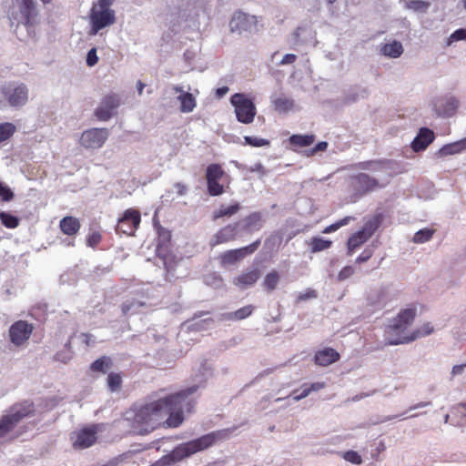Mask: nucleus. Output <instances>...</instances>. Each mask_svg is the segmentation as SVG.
<instances>
[{
  "mask_svg": "<svg viewBox=\"0 0 466 466\" xmlns=\"http://www.w3.org/2000/svg\"><path fill=\"white\" fill-rule=\"evenodd\" d=\"M236 428L211 431L192 441L177 445L170 452L163 455L150 466H173L193 454L207 450L217 441L228 440Z\"/></svg>",
  "mask_w": 466,
  "mask_h": 466,
  "instance_id": "obj_1",
  "label": "nucleus"
},
{
  "mask_svg": "<svg viewBox=\"0 0 466 466\" xmlns=\"http://www.w3.org/2000/svg\"><path fill=\"white\" fill-rule=\"evenodd\" d=\"M167 400L159 398L133 409L134 424L138 435H147L162 425L167 407L170 405Z\"/></svg>",
  "mask_w": 466,
  "mask_h": 466,
  "instance_id": "obj_2",
  "label": "nucleus"
},
{
  "mask_svg": "<svg viewBox=\"0 0 466 466\" xmlns=\"http://www.w3.org/2000/svg\"><path fill=\"white\" fill-rule=\"evenodd\" d=\"M29 98V89L19 81L5 82L0 86V108H22Z\"/></svg>",
  "mask_w": 466,
  "mask_h": 466,
  "instance_id": "obj_3",
  "label": "nucleus"
},
{
  "mask_svg": "<svg viewBox=\"0 0 466 466\" xmlns=\"http://www.w3.org/2000/svg\"><path fill=\"white\" fill-rule=\"evenodd\" d=\"M230 104L234 106L237 120L242 124H250L257 114L254 100L244 93H236L230 96Z\"/></svg>",
  "mask_w": 466,
  "mask_h": 466,
  "instance_id": "obj_4",
  "label": "nucleus"
},
{
  "mask_svg": "<svg viewBox=\"0 0 466 466\" xmlns=\"http://www.w3.org/2000/svg\"><path fill=\"white\" fill-rule=\"evenodd\" d=\"M163 399H168L167 401L170 402V405L167 407L165 417L167 416V418L165 421L162 420V424L167 428H177L184 421L182 404L187 398L183 395L176 397L175 392L163 397Z\"/></svg>",
  "mask_w": 466,
  "mask_h": 466,
  "instance_id": "obj_5",
  "label": "nucleus"
},
{
  "mask_svg": "<svg viewBox=\"0 0 466 466\" xmlns=\"http://www.w3.org/2000/svg\"><path fill=\"white\" fill-rule=\"evenodd\" d=\"M353 201L363 198L365 195L374 191L380 187L378 179L366 173L353 175L350 178Z\"/></svg>",
  "mask_w": 466,
  "mask_h": 466,
  "instance_id": "obj_6",
  "label": "nucleus"
},
{
  "mask_svg": "<svg viewBox=\"0 0 466 466\" xmlns=\"http://www.w3.org/2000/svg\"><path fill=\"white\" fill-rule=\"evenodd\" d=\"M261 240L258 238L251 244L235 249H229L218 256L219 264L222 268L235 265L244 258L253 254L260 246Z\"/></svg>",
  "mask_w": 466,
  "mask_h": 466,
  "instance_id": "obj_7",
  "label": "nucleus"
},
{
  "mask_svg": "<svg viewBox=\"0 0 466 466\" xmlns=\"http://www.w3.org/2000/svg\"><path fill=\"white\" fill-rule=\"evenodd\" d=\"M212 376L211 368L208 365L207 360H203L198 370L192 376V384L185 389L176 392V397L181 395L188 398L190 395L198 391V390L205 388L209 377Z\"/></svg>",
  "mask_w": 466,
  "mask_h": 466,
  "instance_id": "obj_8",
  "label": "nucleus"
},
{
  "mask_svg": "<svg viewBox=\"0 0 466 466\" xmlns=\"http://www.w3.org/2000/svg\"><path fill=\"white\" fill-rule=\"evenodd\" d=\"M115 22L116 14L113 9L100 8L96 10V6H93L90 12V35H96L100 30L110 26Z\"/></svg>",
  "mask_w": 466,
  "mask_h": 466,
  "instance_id": "obj_9",
  "label": "nucleus"
},
{
  "mask_svg": "<svg viewBox=\"0 0 466 466\" xmlns=\"http://www.w3.org/2000/svg\"><path fill=\"white\" fill-rule=\"evenodd\" d=\"M15 3L19 11L18 23L25 25L27 30L34 27L39 15L36 0H15Z\"/></svg>",
  "mask_w": 466,
  "mask_h": 466,
  "instance_id": "obj_10",
  "label": "nucleus"
},
{
  "mask_svg": "<svg viewBox=\"0 0 466 466\" xmlns=\"http://www.w3.org/2000/svg\"><path fill=\"white\" fill-rule=\"evenodd\" d=\"M140 222V212L134 208H128L123 213V216L118 218L116 232L118 235L133 236L138 228Z\"/></svg>",
  "mask_w": 466,
  "mask_h": 466,
  "instance_id": "obj_11",
  "label": "nucleus"
},
{
  "mask_svg": "<svg viewBox=\"0 0 466 466\" xmlns=\"http://www.w3.org/2000/svg\"><path fill=\"white\" fill-rule=\"evenodd\" d=\"M120 104V96L110 93L102 98L100 105L95 109V116L100 121H107L116 114Z\"/></svg>",
  "mask_w": 466,
  "mask_h": 466,
  "instance_id": "obj_12",
  "label": "nucleus"
},
{
  "mask_svg": "<svg viewBox=\"0 0 466 466\" xmlns=\"http://www.w3.org/2000/svg\"><path fill=\"white\" fill-rule=\"evenodd\" d=\"M265 219L259 211H254L246 216L245 218L236 221L240 237L245 235L253 234L259 231L264 225Z\"/></svg>",
  "mask_w": 466,
  "mask_h": 466,
  "instance_id": "obj_13",
  "label": "nucleus"
},
{
  "mask_svg": "<svg viewBox=\"0 0 466 466\" xmlns=\"http://www.w3.org/2000/svg\"><path fill=\"white\" fill-rule=\"evenodd\" d=\"M108 137V130L106 128H90L83 132L80 142L86 148H99Z\"/></svg>",
  "mask_w": 466,
  "mask_h": 466,
  "instance_id": "obj_14",
  "label": "nucleus"
},
{
  "mask_svg": "<svg viewBox=\"0 0 466 466\" xmlns=\"http://www.w3.org/2000/svg\"><path fill=\"white\" fill-rule=\"evenodd\" d=\"M33 326L25 320H17L9 328L10 341L15 346H21L31 336Z\"/></svg>",
  "mask_w": 466,
  "mask_h": 466,
  "instance_id": "obj_15",
  "label": "nucleus"
},
{
  "mask_svg": "<svg viewBox=\"0 0 466 466\" xmlns=\"http://www.w3.org/2000/svg\"><path fill=\"white\" fill-rule=\"evenodd\" d=\"M98 424H91L82 428L76 433V440L73 442L75 449H86L96 443L97 440Z\"/></svg>",
  "mask_w": 466,
  "mask_h": 466,
  "instance_id": "obj_16",
  "label": "nucleus"
},
{
  "mask_svg": "<svg viewBox=\"0 0 466 466\" xmlns=\"http://www.w3.org/2000/svg\"><path fill=\"white\" fill-rule=\"evenodd\" d=\"M255 25L256 17L254 15H249L242 11L236 12L229 21V27L231 32L238 34L250 31Z\"/></svg>",
  "mask_w": 466,
  "mask_h": 466,
  "instance_id": "obj_17",
  "label": "nucleus"
},
{
  "mask_svg": "<svg viewBox=\"0 0 466 466\" xmlns=\"http://www.w3.org/2000/svg\"><path fill=\"white\" fill-rule=\"evenodd\" d=\"M240 237L236 222L221 228L209 240V246L214 248L219 244L235 240Z\"/></svg>",
  "mask_w": 466,
  "mask_h": 466,
  "instance_id": "obj_18",
  "label": "nucleus"
},
{
  "mask_svg": "<svg viewBox=\"0 0 466 466\" xmlns=\"http://www.w3.org/2000/svg\"><path fill=\"white\" fill-rule=\"evenodd\" d=\"M435 137L436 136L432 129L422 127L411 141L410 147L415 153L422 152L434 141Z\"/></svg>",
  "mask_w": 466,
  "mask_h": 466,
  "instance_id": "obj_19",
  "label": "nucleus"
},
{
  "mask_svg": "<svg viewBox=\"0 0 466 466\" xmlns=\"http://www.w3.org/2000/svg\"><path fill=\"white\" fill-rule=\"evenodd\" d=\"M369 94L368 87L360 85H352L343 91V97L340 104L342 106H350L357 103L360 99L367 98Z\"/></svg>",
  "mask_w": 466,
  "mask_h": 466,
  "instance_id": "obj_20",
  "label": "nucleus"
},
{
  "mask_svg": "<svg viewBox=\"0 0 466 466\" xmlns=\"http://www.w3.org/2000/svg\"><path fill=\"white\" fill-rule=\"evenodd\" d=\"M434 329L431 323H424L418 330L414 331L410 336H401L396 338H389L388 345H400L410 343L420 337H425L433 332Z\"/></svg>",
  "mask_w": 466,
  "mask_h": 466,
  "instance_id": "obj_21",
  "label": "nucleus"
},
{
  "mask_svg": "<svg viewBox=\"0 0 466 466\" xmlns=\"http://www.w3.org/2000/svg\"><path fill=\"white\" fill-rule=\"evenodd\" d=\"M395 166H397V162L388 158L368 160L357 164L360 169L372 172L393 170Z\"/></svg>",
  "mask_w": 466,
  "mask_h": 466,
  "instance_id": "obj_22",
  "label": "nucleus"
},
{
  "mask_svg": "<svg viewBox=\"0 0 466 466\" xmlns=\"http://www.w3.org/2000/svg\"><path fill=\"white\" fill-rule=\"evenodd\" d=\"M339 353L332 348H324L314 355L315 364L327 367L339 360Z\"/></svg>",
  "mask_w": 466,
  "mask_h": 466,
  "instance_id": "obj_23",
  "label": "nucleus"
},
{
  "mask_svg": "<svg viewBox=\"0 0 466 466\" xmlns=\"http://www.w3.org/2000/svg\"><path fill=\"white\" fill-rule=\"evenodd\" d=\"M253 305H247L236 311L223 312L217 315L218 321H238L248 318L254 311Z\"/></svg>",
  "mask_w": 466,
  "mask_h": 466,
  "instance_id": "obj_24",
  "label": "nucleus"
},
{
  "mask_svg": "<svg viewBox=\"0 0 466 466\" xmlns=\"http://www.w3.org/2000/svg\"><path fill=\"white\" fill-rule=\"evenodd\" d=\"M260 277V270L254 268L248 272H245L233 279V284L241 289H246L253 286Z\"/></svg>",
  "mask_w": 466,
  "mask_h": 466,
  "instance_id": "obj_25",
  "label": "nucleus"
},
{
  "mask_svg": "<svg viewBox=\"0 0 466 466\" xmlns=\"http://www.w3.org/2000/svg\"><path fill=\"white\" fill-rule=\"evenodd\" d=\"M466 150V137L458 141L443 145L436 153L437 157H445L448 156L460 154Z\"/></svg>",
  "mask_w": 466,
  "mask_h": 466,
  "instance_id": "obj_26",
  "label": "nucleus"
},
{
  "mask_svg": "<svg viewBox=\"0 0 466 466\" xmlns=\"http://www.w3.org/2000/svg\"><path fill=\"white\" fill-rule=\"evenodd\" d=\"M316 139L314 134H294L288 138V142L292 150L299 147H306L311 146Z\"/></svg>",
  "mask_w": 466,
  "mask_h": 466,
  "instance_id": "obj_27",
  "label": "nucleus"
},
{
  "mask_svg": "<svg viewBox=\"0 0 466 466\" xmlns=\"http://www.w3.org/2000/svg\"><path fill=\"white\" fill-rule=\"evenodd\" d=\"M59 227L64 234L67 236H74L79 231L81 224L78 218L72 216H66L60 220Z\"/></svg>",
  "mask_w": 466,
  "mask_h": 466,
  "instance_id": "obj_28",
  "label": "nucleus"
},
{
  "mask_svg": "<svg viewBox=\"0 0 466 466\" xmlns=\"http://www.w3.org/2000/svg\"><path fill=\"white\" fill-rule=\"evenodd\" d=\"M157 235V255L162 256V253L168 252V246L171 241V232L159 226Z\"/></svg>",
  "mask_w": 466,
  "mask_h": 466,
  "instance_id": "obj_29",
  "label": "nucleus"
},
{
  "mask_svg": "<svg viewBox=\"0 0 466 466\" xmlns=\"http://www.w3.org/2000/svg\"><path fill=\"white\" fill-rule=\"evenodd\" d=\"M369 238L360 229L353 233L347 241V255L352 256L354 251L363 245Z\"/></svg>",
  "mask_w": 466,
  "mask_h": 466,
  "instance_id": "obj_30",
  "label": "nucleus"
},
{
  "mask_svg": "<svg viewBox=\"0 0 466 466\" xmlns=\"http://www.w3.org/2000/svg\"><path fill=\"white\" fill-rule=\"evenodd\" d=\"M241 209V205L234 201L229 206L221 205L218 209L215 210L212 215L213 220H217L220 218H230Z\"/></svg>",
  "mask_w": 466,
  "mask_h": 466,
  "instance_id": "obj_31",
  "label": "nucleus"
},
{
  "mask_svg": "<svg viewBox=\"0 0 466 466\" xmlns=\"http://www.w3.org/2000/svg\"><path fill=\"white\" fill-rule=\"evenodd\" d=\"M34 411L33 403L25 402L17 407H15L9 416L13 421L17 424L21 420L29 416Z\"/></svg>",
  "mask_w": 466,
  "mask_h": 466,
  "instance_id": "obj_32",
  "label": "nucleus"
},
{
  "mask_svg": "<svg viewBox=\"0 0 466 466\" xmlns=\"http://www.w3.org/2000/svg\"><path fill=\"white\" fill-rule=\"evenodd\" d=\"M177 99L180 103L179 110L182 113H190L197 106L196 98L189 92H182V94L177 96Z\"/></svg>",
  "mask_w": 466,
  "mask_h": 466,
  "instance_id": "obj_33",
  "label": "nucleus"
},
{
  "mask_svg": "<svg viewBox=\"0 0 466 466\" xmlns=\"http://www.w3.org/2000/svg\"><path fill=\"white\" fill-rule=\"evenodd\" d=\"M279 280L280 274L273 269L265 276L261 285L267 293H272L277 289Z\"/></svg>",
  "mask_w": 466,
  "mask_h": 466,
  "instance_id": "obj_34",
  "label": "nucleus"
},
{
  "mask_svg": "<svg viewBox=\"0 0 466 466\" xmlns=\"http://www.w3.org/2000/svg\"><path fill=\"white\" fill-rule=\"evenodd\" d=\"M381 53L385 56L390 58H398L403 53V46L400 42L394 40L391 43H387L381 47Z\"/></svg>",
  "mask_w": 466,
  "mask_h": 466,
  "instance_id": "obj_35",
  "label": "nucleus"
},
{
  "mask_svg": "<svg viewBox=\"0 0 466 466\" xmlns=\"http://www.w3.org/2000/svg\"><path fill=\"white\" fill-rule=\"evenodd\" d=\"M113 366L112 359L108 356H102L96 360H94L89 369L94 372H102L106 373V371L111 369Z\"/></svg>",
  "mask_w": 466,
  "mask_h": 466,
  "instance_id": "obj_36",
  "label": "nucleus"
},
{
  "mask_svg": "<svg viewBox=\"0 0 466 466\" xmlns=\"http://www.w3.org/2000/svg\"><path fill=\"white\" fill-rule=\"evenodd\" d=\"M405 7L418 14H426L431 3L426 0H404Z\"/></svg>",
  "mask_w": 466,
  "mask_h": 466,
  "instance_id": "obj_37",
  "label": "nucleus"
},
{
  "mask_svg": "<svg viewBox=\"0 0 466 466\" xmlns=\"http://www.w3.org/2000/svg\"><path fill=\"white\" fill-rule=\"evenodd\" d=\"M225 176V171L219 164H210L206 168V181H219Z\"/></svg>",
  "mask_w": 466,
  "mask_h": 466,
  "instance_id": "obj_38",
  "label": "nucleus"
},
{
  "mask_svg": "<svg viewBox=\"0 0 466 466\" xmlns=\"http://www.w3.org/2000/svg\"><path fill=\"white\" fill-rule=\"evenodd\" d=\"M74 356V351L72 350L71 345V338L65 343L64 348L57 351L54 359L56 361L62 362V363H67Z\"/></svg>",
  "mask_w": 466,
  "mask_h": 466,
  "instance_id": "obj_39",
  "label": "nucleus"
},
{
  "mask_svg": "<svg viewBox=\"0 0 466 466\" xmlns=\"http://www.w3.org/2000/svg\"><path fill=\"white\" fill-rule=\"evenodd\" d=\"M332 241L322 237H313L310 239V252L317 253L329 248Z\"/></svg>",
  "mask_w": 466,
  "mask_h": 466,
  "instance_id": "obj_40",
  "label": "nucleus"
},
{
  "mask_svg": "<svg viewBox=\"0 0 466 466\" xmlns=\"http://www.w3.org/2000/svg\"><path fill=\"white\" fill-rule=\"evenodd\" d=\"M204 283L214 289H222L225 287L223 278L218 272H211L204 276Z\"/></svg>",
  "mask_w": 466,
  "mask_h": 466,
  "instance_id": "obj_41",
  "label": "nucleus"
},
{
  "mask_svg": "<svg viewBox=\"0 0 466 466\" xmlns=\"http://www.w3.org/2000/svg\"><path fill=\"white\" fill-rule=\"evenodd\" d=\"M274 109L279 113H287L293 109L295 103L293 99L278 97L272 101Z\"/></svg>",
  "mask_w": 466,
  "mask_h": 466,
  "instance_id": "obj_42",
  "label": "nucleus"
},
{
  "mask_svg": "<svg viewBox=\"0 0 466 466\" xmlns=\"http://www.w3.org/2000/svg\"><path fill=\"white\" fill-rule=\"evenodd\" d=\"M0 221L7 228H15L19 226L20 218L7 211L0 212Z\"/></svg>",
  "mask_w": 466,
  "mask_h": 466,
  "instance_id": "obj_43",
  "label": "nucleus"
},
{
  "mask_svg": "<svg viewBox=\"0 0 466 466\" xmlns=\"http://www.w3.org/2000/svg\"><path fill=\"white\" fill-rule=\"evenodd\" d=\"M16 130L15 124L11 122H4L0 124V143L8 140L13 137Z\"/></svg>",
  "mask_w": 466,
  "mask_h": 466,
  "instance_id": "obj_44",
  "label": "nucleus"
},
{
  "mask_svg": "<svg viewBox=\"0 0 466 466\" xmlns=\"http://www.w3.org/2000/svg\"><path fill=\"white\" fill-rule=\"evenodd\" d=\"M408 325L404 324L397 316L390 320V323L388 326V337L386 339L387 344H388V339L390 338V335L392 332H395L396 334L402 333L406 329Z\"/></svg>",
  "mask_w": 466,
  "mask_h": 466,
  "instance_id": "obj_45",
  "label": "nucleus"
},
{
  "mask_svg": "<svg viewBox=\"0 0 466 466\" xmlns=\"http://www.w3.org/2000/svg\"><path fill=\"white\" fill-rule=\"evenodd\" d=\"M416 313H417V310H416V308L414 307H411V308H407V309H401L397 317L406 325H410L413 322L415 317H416Z\"/></svg>",
  "mask_w": 466,
  "mask_h": 466,
  "instance_id": "obj_46",
  "label": "nucleus"
},
{
  "mask_svg": "<svg viewBox=\"0 0 466 466\" xmlns=\"http://www.w3.org/2000/svg\"><path fill=\"white\" fill-rule=\"evenodd\" d=\"M433 233L434 230L431 228H421L414 234L412 240L414 243H425L432 238Z\"/></svg>",
  "mask_w": 466,
  "mask_h": 466,
  "instance_id": "obj_47",
  "label": "nucleus"
},
{
  "mask_svg": "<svg viewBox=\"0 0 466 466\" xmlns=\"http://www.w3.org/2000/svg\"><path fill=\"white\" fill-rule=\"evenodd\" d=\"M207 192L211 197L221 196L225 192V187L219 181H207Z\"/></svg>",
  "mask_w": 466,
  "mask_h": 466,
  "instance_id": "obj_48",
  "label": "nucleus"
},
{
  "mask_svg": "<svg viewBox=\"0 0 466 466\" xmlns=\"http://www.w3.org/2000/svg\"><path fill=\"white\" fill-rule=\"evenodd\" d=\"M15 425L16 424L13 421L9 414L4 416L0 420V438L5 437L9 431H11L15 427Z\"/></svg>",
  "mask_w": 466,
  "mask_h": 466,
  "instance_id": "obj_49",
  "label": "nucleus"
},
{
  "mask_svg": "<svg viewBox=\"0 0 466 466\" xmlns=\"http://www.w3.org/2000/svg\"><path fill=\"white\" fill-rule=\"evenodd\" d=\"M159 258H162L164 268L167 270V274H170L172 277H174V271L175 268L177 266V262L174 260L171 254L168 252L162 253V256H157Z\"/></svg>",
  "mask_w": 466,
  "mask_h": 466,
  "instance_id": "obj_50",
  "label": "nucleus"
},
{
  "mask_svg": "<svg viewBox=\"0 0 466 466\" xmlns=\"http://www.w3.org/2000/svg\"><path fill=\"white\" fill-rule=\"evenodd\" d=\"M244 145L250 146L252 147H269L270 141L266 138H260L257 137L245 136Z\"/></svg>",
  "mask_w": 466,
  "mask_h": 466,
  "instance_id": "obj_51",
  "label": "nucleus"
},
{
  "mask_svg": "<svg viewBox=\"0 0 466 466\" xmlns=\"http://www.w3.org/2000/svg\"><path fill=\"white\" fill-rule=\"evenodd\" d=\"M353 219L352 217H345L332 224H330L329 226L326 227L323 230H322V233L324 234H329V233H332V232H335L337 231L339 228H340L341 227L343 226H346L350 223V221Z\"/></svg>",
  "mask_w": 466,
  "mask_h": 466,
  "instance_id": "obj_52",
  "label": "nucleus"
},
{
  "mask_svg": "<svg viewBox=\"0 0 466 466\" xmlns=\"http://www.w3.org/2000/svg\"><path fill=\"white\" fill-rule=\"evenodd\" d=\"M310 32V27L307 25H299L292 34V41L294 45L299 46L307 42V39L301 38V34Z\"/></svg>",
  "mask_w": 466,
  "mask_h": 466,
  "instance_id": "obj_53",
  "label": "nucleus"
},
{
  "mask_svg": "<svg viewBox=\"0 0 466 466\" xmlns=\"http://www.w3.org/2000/svg\"><path fill=\"white\" fill-rule=\"evenodd\" d=\"M142 304L136 299H127L121 305V310L124 315L135 313Z\"/></svg>",
  "mask_w": 466,
  "mask_h": 466,
  "instance_id": "obj_54",
  "label": "nucleus"
},
{
  "mask_svg": "<svg viewBox=\"0 0 466 466\" xmlns=\"http://www.w3.org/2000/svg\"><path fill=\"white\" fill-rule=\"evenodd\" d=\"M15 198V193L12 188L0 180V199L3 202H10Z\"/></svg>",
  "mask_w": 466,
  "mask_h": 466,
  "instance_id": "obj_55",
  "label": "nucleus"
},
{
  "mask_svg": "<svg viewBox=\"0 0 466 466\" xmlns=\"http://www.w3.org/2000/svg\"><path fill=\"white\" fill-rule=\"evenodd\" d=\"M106 381L108 389L113 392L121 387L122 379L119 374L111 372L108 374Z\"/></svg>",
  "mask_w": 466,
  "mask_h": 466,
  "instance_id": "obj_56",
  "label": "nucleus"
},
{
  "mask_svg": "<svg viewBox=\"0 0 466 466\" xmlns=\"http://www.w3.org/2000/svg\"><path fill=\"white\" fill-rule=\"evenodd\" d=\"M458 41H466V28H458L452 32L447 39V45L450 46Z\"/></svg>",
  "mask_w": 466,
  "mask_h": 466,
  "instance_id": "obj_57",
  "label": "nucleus"
},
{
  "mask_svg": "<svg viewBox=\"0 0 466 466\" xmlns=\"http://www.w3.org/2000/svg\"><path fill=\"white\" fill-rule=\"evenodd\" d=\"M342 458L354 465H360L362 463L361 456L352 450L343 452Z\"/></svg>",
  "mask_w": 466,
  "mask_h": 466,
  "instance_id": "obj_58",
  "label": "nucleus"
},
{
  "mask_svg": "<svg viewBox=\"0 0 466 466\" xmlns=\"http://www.w3.org/2000/svg\"><path fill=\"white\" fill-rule=\"evenodd\" d=\"M102 240V235L98 231H94L86 236V245L89 248H95Z\"/></svg>",
  "mask_w": 466,
  "mask_h": 466,
  "instance_id": "obj_59",
  "label": "nucleus"
},
{
  "mask_svg": "<svg viewBox=\"0 0 466 466\" xmlns=\"http://www.w3.org/2000/svg\"><path fill=\"white\" fill-rule=\"evenodd\" d=\"M378 228L379 226L370 218L365 221L364 226L360 230L363 231V233H365V235L370 238Z\"/></svg>",
  "mask_w": 466,
  "mask_h": 466,
  "instance_id": "obj_60",
  "label": "nucleus"
},
{
  "mask_svg": "<svg viewBox=\"0 0 466 466\" xmlns=\"http://www.w3.org/2000/svg\"><path fill=\"white\" fill-rule=\"evenodd\" d=\"M318 292L314 289L309 288L304 293H299L296 299V303L306 301L311 299H317Z\"/></svg>",
  "mask_w": 466,
  "mask_h": 466,
  "instance_id": "obj_61",
  "label": "nucleus"
},
{
  "mask_svg": "<svg viewBox=\"0 0 466 466\" xmlns=\"http://www.w3.org/2000/svg\"><path fill=\"white\" fill-rule=\"evenodd\" d=\"M329 144L327 141H319L314 147L308 150L307 156H314L319 152H324L327 150Z\"/></svg>",
  "mask_w": 466,
  "mask_h": 466,
  "instance_id": "obj_62",
  "label": "nucleus"
},
{
  "mask_svg": "<svg viewBox=\"0 0 466 466\" xmlns=\"http://www.w3.org/2000/svg\"><path fill=\"white\" fill-rule=\"evenodd\" d=\"M457 107L458 101L455 98L451 97L445 103V115L448 116H452L456 112Z\"/></svg>",
  "mask_w": 466,
  "mask_h": 466,
  "instance_id": "obj_63",
  "label": "nucleus"
},
{
  "mask_svg": "<svg viewBox=\"0 0 466 466\" xmlns=\"http://www.w3.org/2000/svg\"><path fill=\"white\" fill-rule=\"evenodd\" d=\"M97 62H98V56L96 54V48L92 47L91 49L88 50V52L86 54V63L88 66L92 67V66H96L97 64Z\"/></svg>",
  "mask_w": 466,
  "mask_h": 466,
  "instance_id": "obj_64",
  "label": "nucleus"
}]
</instances>
